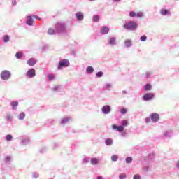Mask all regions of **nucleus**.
<instances>
[{
	"mask_svg": "<svg viewBox=\"0 0 179 179\" xmlns=\"http://www.w3.org/2000/svg\"><path fill=\"white\" fill-rule=\"evenodd\" d=\"M138 22L134 20L127 21L123 25L124 30H127L128 31H136V30H138Z\"/></svg>",
	"mask_w": 179,
	"mask_h": 179,
	"instance_id": "nucleus-1",
	"label": "nucleus"
},
{
	"mask_svg": "<svg viewBox=\"0 0 179 179\" xmlns=\"http://www.w3.org/2000/svg\"><path fill=\"white\" fill-rule=\"evenodd\" d=\"M55 31L58 34L66 33V24L64 22H57L55 25Z\"/></svg>",
	"mask_w": 179,
	"mask_h": 179,
	"instance_id": "nucleus-2",
	"label": "nucleus"
},
{
	"mask_svg": "<svg viewBox=\"0 0 179 179\" xmlns=\"http://www.w3.org/2000/svg\"><path fill=\"white\" fill-rule=\"evenodd\" d=\"M12 76V73L8 70H3L1 72L0 78L2 80H9V78Z\"/></svg>",
	"mask_w": 179,
	"mask_h": 179,
	"instance_id": "nucleus-3",
	"label": "nucleus"
},
{
	"mask_svg": "<svg viewBox=\"0 0 179 179\" xmlns=\"http://www.w3.org/2000/svg\"><path fill=\"white\" fill-rule=\"evenodd\" d=\"M69 65H70L69 60H68L66 59H62L59 62L57 69L59 71H61V69H62V68H68Z\"/></svg>",
	"mask_w": 179,
	"mask_h": 179,
	"instance_id": "nucleus-4",
	"label": "nucleus"
},
{
	"mask_svg": "<svg viewBox=\"0 0 179 179\" xmlns=\"http://www.w3.org/2000/svg\"><path fill=\"white\" fill-rule=\"evenodd\" d=\"M107 44L110 47H114L117 45V38L115 36H108Z\"/></svg>",
	"mask_w": 179,
	"mask_h": 179,
	"instance_id": "nucleus-5",
	"label": "nucleus"
},
{
	"mask_svg": "<svg viewBox=\"0 0 179 179\" xmlns=\"http://www.w3.org/2000/svg\"><path fill=\"white\" fill-rule=\"evenodd\" d=\"M26 78H29V79H33V78H34V76H36V69L31 68L29 69L26 74H25Z\"/></svg>",
	"mask_w": 179,
	"mask_h": 179,
	"instance_id": "nucleus-6",
	"label": "nucleus"
},
{
	"mask_svg": "<svg viewBox=\"0 0 179 179\" xmlns=\"http://www.w3.org/2000/svg\"><path fill=\"white\" fill-rule=\"evenodd\" d=\"M155 99V94L153 93H147L143 96V101H150Z\"/></svg>",
	"mask_w": 179,
	"mask_h": 179,
	"instance_id": "nucleus-7",
	"label": "nucleus"
},
{
	"mask_svg": "<svg viewBox=\"0 0 179 179\" xmlns=\"http://www.w3.org/2000/svg\"><path fill=\"white\" fill-rule=\"evenodd\" d=\"M102 114L108 115L111 113V106L110 105H105L101 108Z\"/></svg>",
	"mask_w": 179,
	"mask_h": 179,
	"instance_id": "nucleus-8",
	"label": "nucleus"
},
{
	"mask_svg": "<svg viewBox=\"0 0 179 179\" xmlns=\"http://www.w3.org/2000/svg\"><path fill=\"white\" fill-rule=\"evenodd\" d=\"M159 13L162 16H171V12L167 8H162Z\"/></svg>",
	"mask_w": 179,
	"mask_h": 179,
	"instance_id": "nucleus-9",
	"label": "nucleus"
},
{
	"mask_svg": "<svg viewBox=\"0 0 179 179\" xmlns=\"http://www.w3.org/2000/svg\"><path fill=\"white\" fill-rule=\"evenodd\" d=\"M150 118L152 122H157L160 118L159 113H153L150 115Z\"/></svg>",
	"mask_w": 179,
	"mask_h": 179,
	"instance_id": "nucleus-10",
	"label": "nucleus"
},
{
	"mask_svg": "<svg viewBox=\"0 0 179 179\" xmlns=\"http://www.w3.org/2000/svg\"><path fill=\"white\" fill-rule=\"evenodd\" d=\"M76 18L78 22H82V20H83V19H85V15H83V13L79 11L77 12L75 15Z\"/></svg>",
	"mask_w": 179,
	"mask_h": 179,
	"instance_id": "nucleus-11",
	"label": "nucleus"
},
{
	"mask_svg": "<svg viewBox=\"0 0 179 179\" xmlns=\"http://www.w3.org/2000/svg\"><path fill=\"white\" fill-rule=\"evenodd\" d=\"M26 24H27V26H33L34 24V20H33V16L31 15L27 16Z\"/></svg>",
	"mask_w": 179,
	"mask_h": 179,
	"instance_id": "nucleus-12",
	"label": "nucleus"
},
{
	"mask_svg": "<svg viewBox=\"0 0 179 179\" xmlns=\"http://www.w3.org/2000/svg\"><path fill=\"white\" fill-rule=\"evenodd\" d=\"M100 33L103 36H104L106 34H108V33H110V28H108V27H106V26L102 27L100 29Z\"/></svg>",
	"mask_w": 179,
	"mask_h": 179,
	"instance_id": "nucleus-13",
	"label": "nucleus"
},
{
	"mask_svg": "<svg viewBox=\"0 0 179 179\" xmlns=\"http://www.w3.org/2000/svg\"><path fill=\"white\" fill-rule=\"evenodd\" d=\"M10 107L13 111H16L17 110V107H19V101H13L10 102Z\"/></svg>",
	"mask_w": 179,
	"mask_h": 179,
	"instance_id": "nucleus-14",
	"label": "nucleus"
},
{
	"mask_svg": "<svg viewBox=\"0 0 179 179\" xmlns=\"http://www.w3.org/2000/svg\"><path fill=\"white\" fill-rule=\"evenodd\" d=\"M113 129L117 131V132H124V127L122 125L117 126V124H113Z\"/></svg>",
	"mask_w": 179,
	"mask_h": 179,
	"instance_id": "nucleus-15",
	"label": "nucleus"
},
{
	"mask_svg": "<svg viewBox=\"0 0 179 179\" xmlns=\"http://www.w3.org/2000/svg\"><path fill=\"white\" fill-rule=\"evenodd\" d=\"M103 89L107 90V92H111V89H113V85H111L110 83H106L103 85Z\"/></svg>",
	"mask_w": 179,
	"mask_h": 179,
	"instance_id": "nucleus-16",
	"label": "nucleus"
},
{
	"mask_svg": "<svg viewBox=\"0 0 179 179\" xmlns=\"http://www.w3.org/2000/svg\"><path fill=\"white\" fill-rule=\"evenodd\" d=\"M5 120L7 122H12V121H13V115L7 113L5 117Z\"/></svg>",
	"mask_w": 179,
	"mask_h": 179,
	"instance_id": "nucleus-17",
	"label": "nucleus"
},
{
	"mask_svg": "<svg viewBox=\"0 0 179 179\" xmlns=\"http://www.w3.org/2000/svg\"><path fill=\"white\" fill-rule=\"evenodd\" d=\"M37 64V62H36V59L34 58H30L27 60V65L29 66H34V65Z\"/></svg>",
	"mask_w": 179,
	"mask_h": 179,
	"instance_id": "nucleus-18",
	"label": "nucleus"
},
{
	"mask_svg": "<svg viewBox=\"0 0 179 179\" xmlns=\"http://www.w3.org/2000/svg\"><path fill=\"white\" fill-rule=\"evenodd\" d=\"M25 118H26V113H24V112H21L17 115V120H19V121H23V120H24Z\"/></svg>",
	"mask_w": 179,
	"mask_h": 179,
	"instance_id": "nucleus-19",
	"label": "nucleus"
},
{
	"mask_svg": "<svg viewBox=\"0 0 179 179\" xmlns=\"http://www.w3.org/2000/svg\"><path fill=\"white\" fill-rule=\"evenodd\" d=\"M171 133H172L171 131H165L162 135L163 139H166L167 138H171Z\"/></svg>",
	"mask_w": 179,
	"mask_h": 179,
	"instance_id": "nucleus-20",
	"label": "nucleus"
},
{
	"mask_svg": "<svg viewBox=\"0 0 179 179\" xmlns=\"http://www.w3.org/2000/svg\"><path fill=\"white\" fill-rule=\"evenodd\" d=\"M94 72V69L92 66H89L86 69V73L87 75H92Z\"/></svg>",
	"mask_w": 179,
	"mask_h": 179,
	"instance_id": "nucleus-21",
	"label": "nucleus"
},
{
	"mask_svg": "<svg viewBox=\"0 0 179 179\" xmlns=\"http://www.w3.org/2000/svg\"><path fill=\"white\" fill-rule=\"evenodd\" d=\"M30 143V140L29 138H22L20 144L22 145V146H26V145H29Z\"/></svg>",
	"mask_w": 179,
	"mask_h": 179,
	"instance_id": "nucleus-22",
	"label": "nucleus"
},
{
	"mask_svg": "<svg viewBox=\"0 0 179 179\" xmlns=\"http://www.w3.org/2000/svg\"><path fill=\"white\" fill-rule=\"evenodd\" d=\"M69 121H71V117H64V118H62V119L61 120L60 124H61L62 125H64V124H68V122H69Z\"/></svg>",
	"mask_w": 179,
	"mask_h": 179,
	"instance_id": "nucleus-23",
	"label": "nucleus"
},
{
	"mask_svg": "<svg viewBox=\"0 0 179 179\" xmlns=\"http://www.w3.org/2000/svg\"><path fill=\"white\" fill-rule=\"evenodd\" d=\"M152 75H153V73H152L150 71H147L144 74H143V76L145 79H150V78H152Z\"/></svg>",
	"mask_w": 179,
	"mask_h": 179,
	"instance_id": "nucleus-24",
	"label": "nucleus"
},
{
	"mask_svg": "<svg viewBox=\"0 0 179 179\" xmlns=\"http://www.w3.org/2000/svg\"><path fill=\"white\" fill-rule=\"evenodd\" d=\"M131 45L132 41H131L130 39H127L124 41V47H126L127 48H129Z\"/></svg>",
	"mask_w": 179,
	"mask_h": 179,
	"instance_id": "nucleus-25",
	"label": "nucleus"
},
{
	"mask_svg": "<svg viewBox=\"0 0 179 179\" xmlns=\"http://www.w3.org/2000/svg\"><path fill=\"white\" fill-rule=\"evenodd\" d=\"M2 40L3 43H9V41H10V36H9L8 34L4 35L2 37Z\"/></svg>",
	"mask_w": 179,
	"mask_h": 179,
	"instance_id": "nucleus-26",
	"label": "nucleus"
},
{
	"mask_svg": "<svg viewBox=\"0 0 179 179\" xmlns=\"http://www.w3.org/2000/svg\"><path fill=\"white\" fill-rule=\"evenodd\" d=\"M143 89L145 92H150V90H152V84L147 83L145 85H144Z\"/></svg>",
	"mask_w": 179,
	"mask_h": 179,
	"instance_id": "nucleus-27",
	"label": "nucleus"
},
{
	"mask_svg": "<svg viewBox=\"0 0 179 179\" xmlns=\"http://www.w3.org/2000/svg\"><path fill=\"white\" fill-rule=\"evenodd\" d=\"M113 143V141L111 138H107L105 140V145H106V146H111Z\"/></svg>",
	"mask_w": 179,
	"mask_h": 179,
	"instance_id": "nucleus-28",
	"label": "nucleus"
},
{
	"mask_svg": "<svg viewBox=\"0 0 179 179\" xmlns=\"http://www.w3.org/2000/svg\"><path fill=\"white\" fill-rule=\"evenodd\" d=\"M91 164L93 166H96V164H99V159L94 157L91 158Z\"/></svg>",
	"mask_w": 179,
	"mask_h": 179,
	"instance_id": "nucleus-29",
	"label": "nucleus"
},
{
	"mask_svg": "<svg viewBox=\"0 0 179 179\" xmlns=\"http://www.w3.org/2000/svg\"><path fill=\"white\" fill-rule=\"evenodd\" d=\"M15 58H17V59H22V58H23V52H17L15 54Z\"/></svg>",
	"mask_w": 179,
	"mask_h": 179,
	"instance_id": "nucleus-30",
	"label": "nucleus"
},
{
	"mask_svg": "<svg viewBox=\"0 0 179 179\" xmlns=\"http://www.w3.org/2000/svg\"><path fill=\"white\" fill-rule=\"evenodd\" d=\"M5 139L6 141H7L8 142H10L13 140V136H12V134H7L5 136Z\"/></svg>",
	"mask_w": 179,
	"mask_h": 179,
	"instance_id": "nucleus-31",
	"label": "nucleus"
},
{
	"mask_svg": "<svg viewBox=\"0 0 179 179\" xmlns=\"http://www.w3.org/2000/svg\"><path fill=\"white\" fill-rule=\"evenodd\" d=\"M92 20L94 23H97V22H99V20H100V16H99L97 15H94L92 17Z\"/></svg>",
	"mask_w": 179,
	"mask_h": 179,
	"instance_id": "nucleus-32",
	"label": "nucleus"
},
{
	"mask_svg": "<svg viewBox=\"0 0 179 179\" xmlns=\"http://www.w3.org/2000/svg\"><path fill=\"white\" fill-rule=\"evenodd\" d=\"M129 17H131V18L136 17V13H135V11H129Z\"/></svg>",
	"mask_w": 179,
	"mask_h": 179,
	"instance_id": "nucleus-33",
	"label": "nucleus"
},
{
	"mask_svg": "<svg viewBox=\"0 0 179 179\" xmlns=\"http://www.w3.org/2000/svg\"><path fill=\"white\" fill-rule=\"evenodd\" d=\"M54 79H55V76H54L53 74H48V80L51 82V81L54 80Z\"/></svg>",
	"mask_w": 179,
	"mask_h": 179,
	"instance_id": "nucleus-34",
	"label": "nucleus"
},
{
	"mask_svg": "<svg viewBox=\"0 0 179 179\" xmlns=\"http://www.w3.org/2000/svg\"><path fill=\"white\" fill-rule=\"evenodd\" d=\"M55 33H57L56 31H55V29L54 30L53 29H49L48 30V34H50V36H52L53 34H55Z\"/></svg>",
	"mask_w": 179,
	"mask_h": 179,
	"instance_id": "nucleus-35",
	"label": "nucleus"
},
{
	"mask_svg": "<svg viewBox=\"0 0 179 179\" xmlns=\"http://www.w3.org/2000/svg\"><path fill=\"white\" fill-rule=\"evenodd\" d=\"M111 160H112V162H118V155H113L111 156Z\"/></svg>",
	"mask_w": 179,
	"mask_h": 179,
	"instance_id": "nucleus-36",
	"label": "nucleus"
},
{
	"mask_svg": "<svg viewBox=\"0 0 179 179\" xmlns=\"http://www.w3.org/2000/svg\"><path fill=\"white\" fill-rule=\"evenodd\" d=\"M132 160H133V159H132L131 157H127V158L125 159V162H126V163H127V164H129L132 163Z\"/></svg>",
	"mask_w": 179,
	"mask_h": 179,
	"instance_id": "nucleus-37",
	"label": "nucleus"
},
{
	"mask_svg": "<svg viewBox=\"0 0 179 179\" xmlns=\"http://www.w3.org/2000/svg\"><path fill=\"white\" fill-rule=\"evenodd\" d=\"M148 40V36L145 35H143L140 37V41H142L143 43L146 41Z\"/></svg>",
	"mask_w": 179,
	"mask_h": 179,
	"instance_id": "nucleus-38",
	"label": "nucleus"
},
{
	"mask_svg": "<svg viewBox=\"0 0 179 179\" xmlns=\"http://www.w3.org/2000/svg\"><path fill=\"white\" fill-rule=\"evenodd\" d=\"M38 177H40V174H38V173L37 172H34L32 173V178H38Z\"/></svg>",
	"mask_w": 179,
	"mask_h": 179,
	"instance_id": "nucleus-39",
	"label": "nucleus"
},
{
	"mask_svg": "<svg viewBox=\"0 0 179 179\" xmlns=\"http://www.w3.org/2000/svg\"><path fill=\"white\" fill-rule=\"evenodd\" d=\"M136 17H143V13L142 12H138V13H136Z\"/></svg>",
	"mask_w": 179,
	"mask_h": 179,
	"instance_id": "nucleus-40",
	"label": "nucleus"
},
{
	"mask_svg": "<svg viewBox=\"0 0 179 179\" xmlns=\"http://www.w3.org/2000/svg\"><path fill=\"white\" fill-rule=\"evenodd\" d=\"M128 125V120H122V127H127Z\"/></svg>",
	"mask_w": 179,
	"mask_h": 179,
	"instance_id": "nucleus-41",
	"label": "nucleus"
},
{
	"mask_svg": "<svg viewBox=\"0 0 179 179\" xmlns=\"http://www.w3.org/2000/svg\"><path fill=\"white\" fill-rule=\"evenodd\" d=\"M40 153H45L47 152V148L43 147L39 150Z\"/></svg>",
	"mask_w": 179,
	"mask_h": 179,
	"instance_id": "nucleus-42",
	"label": "nucleus"
},
{
	"mask_svg": "<svg viewBox=\"0 0 179 179\" xmlns=\"http://www.w3.org/2000/svg\"><path fill=\"white\" fill-rule=\"evenodd\" d=\"M89 162H90V158L89 157H84L83 163L87 164Z\"/></svg>",
	"mask_w": 179,
	"mask_h": 179,
	"instance_id": "nucleus-43",
	"label": "nucleus"
},
{
	"mask_svg": "<svg viewBox=\"0 0 179 179\" xmlns=\"http://www.w3.org/2000/svg\"><path fill=\"white\" fill-rule=\"evenodd\" d=\"M103 75V71H99L96 73V78H102Z\"/></svg>",
	"mask_w": 179,
	"mask_h": 179,
	"instance_id": "nucleus-44",
	"label": "nucleus"
},
{
	"mask_svg": "<svg viewBox=\"0 0 179 179\" xmlns=\"http://www.w3.org/2000/svg\"><path fill=\"white\" fill-rule=\"evenodd\" d=\"M151 169L152 168L150 166H145L143 167L144 171H146V172L150 171Z\"/></svg>",
	"mask_w": 179,
	"mask_h": 179,
	"instance_id": "nucleus-45",
	"label": "nucleus"
},
{
	"mask_svg": "<svg viewBox=\"0 0 179 179\" xmlns=\"http://www.w3.org/2000/svg\"><path fill=\"white\" fill-rule=\"evenodd\" d=\"M127 178V174L125 173H122L119 176V179H125Z\"/></svg>",
	"mask_w": 179,
	"mask_h": 179,
	"instance_id": "nucleus-46",
	"label": "nucleus"
},
{
	"mask_svg": "<svg viewBox=\"0 0 179 179\" xmlns=\"http://www.w3.org/2000/svg\"><path fill=\"white\" fill-rule=\"evenodd\" d=\"M5 162H6V163H10V156H7V157L5 158Z\"/></svg>",
	"mask_w": 179,
	"mask_h": 179,
	"instance_id": "nucleus-47",
	"label": "nucleus"
},
{
	"mask_svg": "<svg viewBox=\"0 0 179 179\" xmlns=\"http://www.w3.org/2000/svg\"><path fill=\"white\" fill-rule=\"evenodd\" d=\"M127 108H122L121 110H120V113H121V114H122V115H124V114H125L126 113H127Z\"/></svg>",
	"mask_w": 179,
	"mask_h": 179,
	"instance_id": "nucleus-48",
	"label": "nucleus"
},
{
	"mask_svg": "<svg viewBox=\"0 0 179 179\" xmlns=\"http://www.w3.org/2000/svg\"><path fill=\"white\" fill-rule=\"evenodd\" d=\"M59 87H61V86H59V85L55 86V87L53 88V91H54V92H58V90H59Z\"/></svg>",
	"mask_w": 179,
	"mask_h": 179,
	"instance_id": "nucleus-49",
	"label": "nucleus"
},
{
	"mask_svg": "<svg viewBox=\"0 0 179 179\" xmlns=\"http://www.w3.org/2000/svg\"><path fill=\"white\" fill-rule=\"evenodd\" d=\"M32 16V19H36L37 20H40V17L36 15H31Z\"/></svg>",
	"mask_w": 179,
	"mask_h": 179,
	"instance_id": "nucleus-50",
	"label": "nucleus"
},
{
	"mask_svg": "<svg viewBox=\"0 0 179 179\" xmlns=\"http://www.w3.org/2000/svg\"><path fill=\"white\" fill-rule=\"evenodd\" d=\"M133 179H141V175L139 174L134 175L133 177Z\"/></svg>",
	"mask_w": 179,
	"mask_h": 179,
	"instance_id": "nucleus-51",
	"label": "nucleus"
},
{
	"mask_svg": "<svg viewBox=\"0 0 179 179\" xmlns=\"http://www.w3.org/2000/svg\"><path fill=\"white\" fill-rule=\"evenodd\" d=\"M151 117H146L145 119V122L147 123V124H149V122H150V120H151Z\"/></svg>",
	"mask_w": 179,
	"mask_h": 179,
	"instance_id": "nucleus-52",
	"label": "nucleus"
},
{
	"mask_svg": "<svg viewBox=\"0 0 179 179\" xmlns=\"http://www.w3.org/2000/svg\"><path fill=\"white\" fill-rule=\"evenodd\" d=\"M121 136H122V138L127 136V132H125V131H122Z\"/></svg>",
	"mask_w": 179,
	"mask_h": 179,
	"instance_id": "nucleus-53",
	"label": "nucleus"
},
{
	"mask_svg": "<svg viewBox=\"0 0 179 179\" xmlns=\"http://www.w3.org/2000/svg\"><path fill=\"white\" fill-rule=\"evenodd\" d=\"M12 5H13V6L17 5V3L16 2V0H13V1H12Z\"/></svg>",
	"mask_w": 179,
	"mask_h": 179,
	"instance_id": "nucleus-54",
	"label": "nucleus"
},
{
	"mask_svg": "<svg viewBox=\"0 0 179 179\" xmlns=\"http://www.w3.org/2000/svg\"><path fill=\"white\" fill-rule=\"evenodd\" d=\"M58 146H59V144L58 143H54V148H55V149L57 148H58Z\"/></svg>",
	"mask_w": 179,
	"mask_h": 179,
	"instance_id": "nucleus-55",
	"label": "nucleus"
},
{
	"mask_svg": "<svg viewBox=\"0 0 179 179\" xmlns=\"http://www.w3.org/2000/svg\"><path fill=\"white\" fill-rule=\"evenodd\" d=\"M122 94H128V92L123 90L122 91Z\"/></svg>",
	"mask_w": 179,
	"mask_h": 179,
	"instance_id": "nucleus-56",
	"label": "nucleus"
},
{
	"mask_svg": "<svg viewBox=\"0 0 179 179\" xmlns=\"http://www.w3.org/2000/svg\"><path fill=\"white\" fill-rule=\"evenodd\" d=\"M96 179H104V177H103L102 176H97Z\"/></svg>",
	"mask_w": 179,
	"mask_h": 179,
	"instance_id": "nucleus-57",
	"label": "nucleus"
},
{
	"mask_svg": "<svg viewBox=\"0 0 179 179\" xmlns=\"http://www.w3.org/2000/svg\"><path fill=\"white\" fill-rule=\"evenodd\" d=\"M122 0H113V2L115 3H118V2H121Z\"/></svg>",
	"mask_w": 179,
	"mask_h": 179,
	"instance_id": "nucleus-58",
	"label": "nucleus"
},
{
	"mask_svg": "<svg viewBox=\"0 0 179 179\" xmlns=\"http://www.w3.org/2000/svg\"><path fill=\"white\" fill-rule=\"evenodd\" d=\"M90 1H94V0H90Z\"/></svg>",
	"mask_w": 179,
	"mask_h": 179,
	"instance_id": "nucleus-59",
	"label": "nucleus"
}]
</instances>
